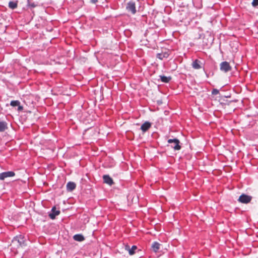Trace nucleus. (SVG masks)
Wrapping results in <instances>:
<instances>
[{
	"label": "nucleus",
	"mask_w": 258,
	"mask_h": 258,
	"mask_svg": "<svg viewBox=\"0 0 258 258\" xmlns=\"http://www.w3.org/2000/svg\"><path fill=\"white\" fill-rule=\"evenodd\" d=\"M12 243L17 248L26 246L25 238L24 236L19 235L13 239Z\"/></svg>",
	"instance_id": "nucleus-1"
},
{
	"label": "nucleus",
	"mask_w": 258,
	"mask_h": 258,
	"mask_svg": "<svg viewBox=\"0 0 258 258\" xmlns=\"http://www.w3.org/2000/svg\"><path fill=\"white\" fill-rule=\"evenodd\" d=\"M167 142L169 144H171V148L174 149V150H179L181 149V147L179 145L180 141L178 139L176 138L173 139H170Z\"/></svg>",
	"instance_id": "nucleus-2"
},
{
	"label": "nucleus",
	"mask_w": 258,
	"mask_h": 258,
	"mask_svg": "<svg viewBox=\"0 0 258 258\" xmlns=\"http://www.w3.org/2000/svg\"><path fill=\"white\" fill-rule=\"evenodd\" d=\"M126 10L132 15H135L137 12L136 3L133 1H130L126 6Z\"/></svg>",
	"instance_id": "nucleus-3"
},
{
	"label": "nucleus",
	"mask_w": 258,
	"mask_h": 258,
	"mask_svg": "<svg viewBox=\"0 0 258 258\" xmlns=\"http://www.w3.org/2000/svg\"><path fill=\"white\" fill-rule=\"evenodd\" d=\"M252 200V197L246 194H242L238 198V201L242 204H248Z\"/></svg>",
	"instance_id": "nucleus-4"
},
{
	"label": "nucleus",
	"mask_w": 258,
	"mask_h": 258,
	"mask_svg": "<svg viewBox=\"0 0 258 258\" xmlns=\"http://www.w3.org/2000/svg\"><path fill=\"white\" fill-rule=\"evenodd\" d=\"M220 69L224 73H227L231 70L232 68L227 61H223L220 64Z\"/></svg>",
	"instance_id": "nucleus-5"
},
{
	"label": "nucleus",
	"mask_w": 258,
	"mask_h": 258,
	"mask_svg": "<svg viewBox=\"0 0 258 258\" xmlns=\"http://www.w3.org/2000/svg\"><path fill=\"white\" fill-rule=\"evenodd\" d=\"M15 175V172L12 171L4 172L0 173V180H3L7 177H13Z\"/></svg>",
	"instance_id": "nucleus-6"
},
{
	"label": "nucleus",
	"mask_w": 258,
	"mask_h": 258,
	"mask_svg": "<svg viewBox=\"0 0 258 258\" xmlns=\"http://www.w3.org/2000/svg\"><path fill=\"white\" fill-rule=\"evenodd\" d=\"M60 211L57 210L55 207H53L48 216L51 219H54L56 216L60 214Z\"/></svg>",
	"instance_id": "nucleus-7"
},
{
	"label": "nucleus",
	"mask_w": 258,
	"mask_h": 258,
	"mask_svg": "<svg viewBox=\"0 0 258 258\" xmlns=\"http://www.w3.org/2000/svg\"><path fill=\"white\" fill-rule=\"evenodd\" d=\"M203 64V63L201 61L197 59L193 61L191 66L194 69L199 70L202 68Z\"/></svg>",
	"instance_id": "nucleus-8"
},
{
	"label": "nucleus",
	"mask_w": 258,
	"mask_h": 258,
	"mask_svg": "<svg viewBox=\"0 0 258 258\" xmlns=\"http://www.w3.org/2000/svg\"><path fill=\"white\" fill-rule=\"evenodd\" d=\"M103 181L104 183L109 185H112L114 184V182L112 178H111L108 175H104L102 177Z\"/></svg>",
	"instance_id": "nucleus-9"
},
{
	"label": "nucleus",
	"mask_w": 258,
	"mask_h": 258,
	"mask_svg": "<svg viewBox=\"0 0 258 258\" xmlns=\"http://www.w3.org/2000/svg\"><path fill=\"white\" fill-rule=\"evenodd\" d=\"M151 127V123L149 121H146L141 126V130L143 133L147 132Z\"/></svg>",
	"instance_id": "nucleus-10"
},
{
	"label": "nucleus",
	"mask_w": 258,
	"mask_h": 258,
	"mask_svg": "<svg viewBox=\"0 0 258 258\" xmlns=\"http://www.w3.org/2000/svg\"><path fill=\"white\" fill-rule=\"evenodd\" d=\"M20 102L18 100H13L11 102L10 105L13 107L18 106V110L21 111L23 110V106L20 105Z\"/></svg>",
	"instance_id": "nucleus-11"
},
{
	"label": "nucleus",
	"mask_w": 258,
	"mask_h": 258,
	"mask_svg": "<svg viewBox=\"0 0 258 258\" xmlns=\"http://www.w3.org/2000/svg\"><path fill=\"white\" fill-rule=\"evenodd\" d=\"M76 184L74 182L70 181L67 184V189L68 191H72L75 189Z\"/></svg>",
	"instance_id": "nucleus-12"
},
{
	"label": "nucleus",
	"mask_w": 258,
	"mask_h": 258,
	"mask_svg": "<svg viewBox=\"0 0 258 258\" xmlns=\"http://www.w3.org/2000/svg\"><path fill=\"white\" fill-rule=\"evenodd\" d=\"M73 239L77 241L81 242L85 240L84 236L81 234H75L73 236Z\"/></svg>",
	"instance_id": "nucleus-13"
},
{
	"label": "nucleus",
	"mask_w": 258,
	"mask_h": 258,
	"mask_svg": "<svg viewBox=\"0 0 258 258\" xmlns=\"http://www.w3.org/2000/svg\"><path fill=\"white\" fill-rule=\"evenodd\" d=\"M161 244L158 242L155 241L152 244V248L154 251L157 252L160 248Z\"/></svg>",
	"instance_id": "nucleus-14"
},
{
	"label": "nucleus",
	"mask_w": 258,
	"mask_h": 258,
	"mask_svg": "<svg viewBox=\"0 0 258 258\" xmlns=\"http://www.w3.org/2000/svg\"><path fill=\"white\" fill-rule=\"evenodd\" d=\"M137 249V247L136 245H133L131 248L128 245L125 246V249L128 250L129 254L133 255L135 253V250Z\"/></svg>",
	"instance_id": "nucleus-15"
},
{
	"label": "nucleus",
	"mask_w": 258,
	"mask_h": 258,
	"mask_svg": "<svg viewBox=\"0 0 258 258\" xmlns=\"http://www.w3.org/2000/svg\"><path fill=\"white\" fill-rule=\"evenodd\" d=\"M159 77L161 82H162L163 83H165L169 82L170 81V80L172 79V78L170 76L166 77L165 76L160 75Z\"/></svg>",
	"instance_id": "nucleus-16"
},
{
	"label": "nucleus",
	"mask_w": 258,
	"mask_h": 258,
	"mask_svg": "<svg viewBox=\"0 0 258 258\" xmlns=\"http://www.w3.org/2000/svg\"><path fill=\"white\" fill-rule=\"evenodd\" d=\"M8 128V123L5 121H0V132H3Z\"/></svg>",
	"instance_id": "nucleus-17"
},
{
	"label": "nucleus",
	"mask_w": 258,
	"mask_h": 258,
	"mask_svg": "<svg viewBox=\"0 0 258 258\" xmlns=\"http://www.w3.org/2000/svg\"><path fill=\"white\" fill-rule=\"evenodd\" d=\"M9 7L10 8L12 9H15L17 7V2L10 1L9 3Z\"/></svg>",
	"instance_id": "nucleus-18"
},
{
	"label": "nucleus",
	"mask_w": 258,
	"mask_h": 258,
	"mask_svg": "<svg viewBox=\"0 0 258 258\" xmlns=\"http://www.w3.org/2000/svg\"><path fill=\"white\" fill-rule=\"evenodd\" d=\"M27 6L32 8H34L36 7L37 5H36L34 3H31L30 0H27Z\"/></svg>",
	"instance_id": "nucleus-19"
},
{
	"label": "nucleus",
	"mask_w": 258,
	"mask_h": 258,
	"mask_svg": "<svg viewBox=\"0 0 258 258\" xmlns=\"http://www.w3.org/2000/svg\"><path fill=\"white\" fill-rule=\"evenodd\" d=\"M219 94V90L217 89H213L212 91V94L214 95H216Z\"/></svg>",
	"instance_id": "nucleus-20"
},
{
	"label": "nucleus",
	"mask_w": 258,
	"mask_h": 258,
	"mask_svg": "<svg viewBox=\"0 0 258 258\" xmlns=\"http://www.w3.org/2000/svg\"><path fill=\"white\" fill-rule=\"evenodd\" d=\"M157 57L160 59H162L163 57H165V54H163L162 53H158L157 54Z\"/></svg>",
	"instance_id": "nucleus-21"
},
{
	"label": "nucleus",
	"mask_w": 258,
	"mask_h": 258,
	"mask_svg": "<svg viewBox=\"0 0 258 258\" xmlns=\"http://www.w3.org/2000/svg\"><path fill=\"white\" fill-rule=\"evenodd\" d=\"M252 5L254 7H257L258 6V0H253Z\"/></svg>",
	"instance_id": "nucleus-22"
},
{
	"label": "nucleus",
	"mask_w": 258,
	"mask_h": 258,
	"mask_svg": "<svg viewBox=\"0 0 258 258\" xmlns=\"http://www.w3.org/2000/svg\"><path fill=\"white\" fill-rule=\"evenodd\" d=\"M98 2V0H91V3L94 4H96Z\"/></svg>",
	"instance_id": "nucleus-23"
}]
</instances>
